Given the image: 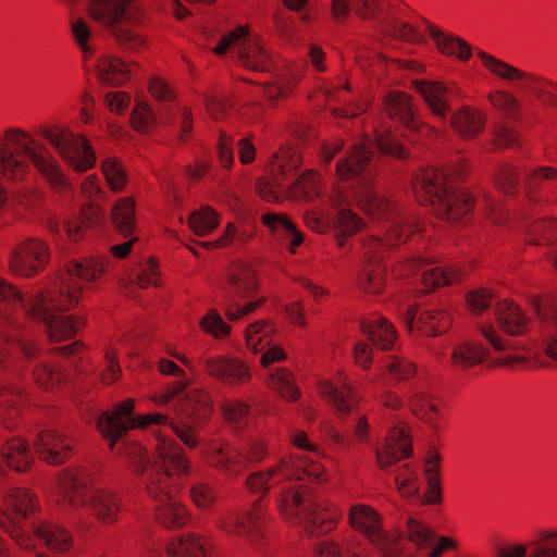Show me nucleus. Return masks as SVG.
Segmentation results:
<instances>
[{
    "instance_id": "obj_63",
    "label": "nucleus",
    "mask_w": 557,
    "mask_h": 557,
    "mask_svg": "<svg viewBox=\"0 0 557 557\" xmlns=\"http://www.w3.org/2000/svg\"><path fill=\"white\" fill-rule=\"evenodd\" d=\"M482 334L487 343L496 350V351H510L516 350V343L512 341H504L502 339L497 333L491 326L482 327Z\"/></svg>"
},
{
    "instance_id": "obj_45",
    "label": "nucleus",
    "mask_w": 557,
    "mask_h": 557,
    "mask_svg": "<svg viewBox=\"0 0 557 557\" xmlns=\"http://www.w3.org/2000/svg\"><path fill=\"white\" fill-rule=\"evenodd\" d=\"M334 230L339 246L344 245V237L351 235L359 231L362 226V221L350 209L341 207L337 209L336 218L334 220Z\"/></svg>"
},
{
    "instance_id": "obj_50",
    "label": "nucleus",
    "mask_w": 557,
    "mask_h": 557,
    "mask_svg": "<svg viewBox=\"0 0 557 557\" xmlns=\"http://www.w3.org/2000/svg\"><path fill=\"white\" fill-rule=\"evenodd\" d=\"M530 237H534V244H552L557 242V221L542 220L536 221L530 228Z\"/></svg>"
},
{
    "instance_id": "obj_17",
    "label": "nucleus",
    "mask_w": 557,
    "mask_h": 557,
    "mask_svg": "<svg viewBox=\"0 0 557 557\" xmlns=\"http://www.w3.org/2000/svg\"><path fill=\"white\" fill-rule=\"evenodd\" d=\"M133 127L138 132H149L157 124L177 125L181 141L187 139L193 127L191 111L187 108H177L174 112L170 104L162 103L154 111L145 102H137L131 116Z\"/></svg>"
},
{
    "instance_id": "obj_40",
    "label": "nucleus",
    "mask_w": 557,
    "mask_h": 557,
    "mask_svg": "<svg viewBox=\"0 0 557 557\" xmlns=\"http://www.w3.org/2000/svg\"><path fill=\"white\" fill-rule=\"evenodd\" d=\"M487 351L481 345L463 342L454 346L451 362L455 367L467 369L485 360Z\"/></svg>"
},
{
    "instance_id": "obj_44",
    "label": "nucleus",
    "mask_w": 557,
    "mask_h": 557,
    "mask_svg": "<svg viewBox=\"0 0 557 557\" xmlns=\"http://www.w3.org/2000/svg\"><path fill=\"white\" fill-rule=\"evenodd\" d=\"M332 12L337 18L345 17L350 5L355 12L363 18H373L379 12L377 4L374 0H331Z\"/></svg>"
},
{
    "instance_id": "obj_56",
    "label": "nucleus",
    "mask_w": 557,
    "mask_h": 557,
    "mask_svg": "<svg viewBox=\"0 0 557 557\" xmlns=\"http://www.w3.org/2000/svg\"><path fill=\"white\" fill-rule=\"evenodd\" d=\"M385 368L395 380H406L413 375L414 366L399 357H391Z\"/></svg>"
},
{
    "instance_id": "obj_15",
    "label": "nucleus",
    "mask_w": 557,
    "mask_h": 557,
    "mask_svg": "<svg viewBox=\"0 0 557 557\" xmlns=\"http://www.w3.org/2000/svg\"><path fill=\"white\" fill-rule=\"evenodd\" d=\"M18 352L23 360L27 361L29 371L35 381L47 389H53L60 385L63 374L54 366L38 355L36 348L24 339L13 343L5 337H0V369L7 368L11 363V350Z\"/></svg>"
},
{
    "instance_id": "obj_3",
    "label": "nucleus",
    "mask_w": 557,
    "mask_h": 557,
    "mask_svg": "<svg viewBox=\"0 0 557 557\" xmlns=\"http://www.w3.org/2000/svg\"><path fill=\"white\" fill-rule=\"evenodd\" d=\"M299 472L311 481L321 482L324 468L305 458L293 462L280 459L270 469L251 473L246 485L250 492L260 494L278 487L277 504L286 519L302 525L309 534L327 533L335 528L336 513L325 508L309 487L292 482L294 474L302 479Z\"/></svg>"
},
{
    "instance_id": "obj_7",
    "label": "nucleus",
    "mask_w": 557,
    "mask_h": 557,
    "mask_svg": "<svg viewBox=\"0 0 557 557\" xmlns=\"http://www.w3.org/2000/svg\"><path fill=\"white\" fill-rule=\"evenodd\" d=\"M454 175L431 168L421 171L413 183L418 200L431 205L436 215L450 222L461 220L473 206L471 196L455 186Z\"/></svg>"
},
{
    "instance_id": "obj_6",
    "label": "nucleus",
    "mask_w": 557,
    "mask_h": 557,
    "mask_svg": "<svg viewBox=\"0 0 557 557\" xmlns=\"http://www.w3.org/2000/svg\"><path fill=\"white\" fill-rule=\"evenodd\" d=\"M348 520L351 528L363 535L366 543L322 541L314 548V557H403L401 534L385 530L375 509L363 504L351 506Z\"/></svg>"
},
{
    "instance_id": "obj_54",
    "label": "nucleus",
    "mask_w": 557,
    "mask_h": 557,
    "mask_svg": "<svg viewBox=\"0 0 557 557\" xmlns=\"http://www.w3.org/2000/svg\"><path fill=\"white\" fill-rule=\"evenodd\" d=\"M71 29L77 46L83 52L84 57L87 58L91 55L92 48L88 44V39L91 35L90 27L87 22L83 18H76L71 23Z\"/></svg>"
},
{
    "instance_id": "obj_25",
    "label": "nucleus",
    "mask_w": 557,
    "mask_h": 557,
    "mask_svg": "<svg viewBox=\"0 0 557 557\" xmlns=\"http://www.w3.org/2000/svg\"><path fill=\"white\" fill-rule=\"evenodd\" d=\"M404 323L410 332L436 336L449 329L450 317L444 310L426 309L419 312L414 306H408L404 313Z\"/></svg>"
},
{
    "instance_id": "obj_22",
    "label": "nucleus",
    "mask_w": 557,
    "mask_h": 557,
    "mask_svg": "<svg viewBox=\"0 0 557 557\" xmlns=\"http://www.w3.org/2000/svg\"><path fill=\"white\" fill-rule=\"evenodd\" d=\"M49 256L46 243L37 238H29L15 248L10 259V267L17 275L32 276L46 267Z\"/></svg>"
},
{
    "instance_id": "obj_10",
    "label": "nucleus",
    "mask_w": 557,
    "mask_h": 557,
    "mask_svg": "<svg viewBox=\"0 0 557 557\" xmlns=\"http://www.w3.org/2000/svg\"><path fill=\"white\" fill-rule=\"evenodd\" d=\"M274 336V325L265 320L256 321L245 330L247 347L255 352H262L260 363L267 370L271 387L285 400L294 401L299 397V389L295 385L293 374L283 368L271 367L286 358L284 350L273 344Z\"/></svg>"
},
{
    "instance_id": "obj_12",
    "label": "nucleus",
    "mask_w": 557,
    "mask_h": 557,
    "mask_svg": "<svg viewBox=\"0 0 557 557\" xmlns=\"http://www.w3.org/2000/svg\"><path fill=\"white\" fill-rule=\"evenodd\" d=\"M440 455L430 451L425 459L424 475L428 483V492L420 494L418 473L409 463L397 467L394 472V482L403 497L421 504H437L441 502L440 483Z\"/></svg>"
},
{
    "instance_id": "obj_59",
    "label": "nucleus",
    "mask_w": 557,
    "mask_h": 557,
    "mask_svg": "<svg viewBox=\"0 0 557 557\" xmlns=\"http://www.w3.org/2000/svg\"><path fill=\"white\" fill-rule=\"evenodd\" d=\"M492 297L485 288L475 289L468 294L467 304L473 313H481L490 306Z\"/></svg>"
},
{
    "instance_id": "obj_51",
    "label": "nucleus",
    "mask_w": 557,
    "mask_h": 557,
    "mask_svg": "<svg viewBox=\"0 0 557 557\" xmlns=\"http://www.w3.org/2000/svg\"><path fill=\"white\" fill-rule=\"evenodd\" d=\"M200 325L205 332L215 338H222L228 335L230 326L215 310H210L200 321Z\"/></svg>"
},
{
    "instance_id": "obj_9",
    "label": "nucleus",
    "mask_w": 557,
    "mask_h": 557,
    "mask_svg": "<svg viewBox=\"0 0 557 557\" xmlns=\"http://www.w3.org/2000/svg\"><path fill=\"white\" fill-rule=\"evenodd\" d=\"M89 14L124 48L137 50L144 46L145 40L137 32L146 18L139 0H90Z\"/></svg>"
},
{
    "instance_id": "obj_21",
    "label": "nucleus",
    "mask_w": 557,
    "mask_h": 557,
    "mask_svg": "<svg viewBox=\"0 0 557 557\" xmlns=\"http://www.w3.org/2000/svg\"><path fill=\"white\" fill-rule=\"evenodd\" d=\"M399 275L414 276L423 286V292H429L441 285H450L460 281L463 275L460 269L444 270L440 267H432L425 259H411L400 264L397 269Z\"/></svg>"
},
{
    "instance_id": "obj_53",
    "label": "nucleus",
    "mask_w": 557,
    "mask_h": 557,
    "mask_svg": "<svg viewBox=\"0 0 557 557\" xmlns=\"http://www.w3.org/2000/svg\"><path fill=\"white\" fill-rule=\"evenodd\" d=\"M23 396L13 386L3 385L0 388V407L8 410V418L13 419L18 413Z\"/></svg>"
},
{
    "instance_id": "obj_35",
    "label": "nucleus",
    "mask_w": 557,
    "mask_h": 557,
    "mask_svg": "<svg viewBox=\"0 0 557 557\" xmlns=\"http://www.w3.org/2000/svg\"><path fill=\"white\" fill-rule=\"evenodd\" d=\"M361 331L381 349H391L396 341L395 327L383 317L373 315L360 323Z\"/></svg>"
},
{
    "instance_id": "obj_19",
    "label": "nucleus",
    "mask_w": 557,
    "mask_h": 557,
    "mask_svg": "<svg viewBox=\"0 0 557 557\" xmlns=\"http://www.w3.org/2000/svg\"><path fill=\"white\" fill-rule=\"evenodd\" d=\"M484 66L499 78L511 82L518 91L533 92L540 100H545L546 89L549 86L557 90V83L523 72L483 51L478 53Z\"/></svg>"
},
{
    "instance_id": "obj_41",
    "label": "nucleus",
    "mask_w": 557,
    "mask_h": 557,
    "mask_svg": "<svg viewBox=\"0 0 557 557\" xmlns=\"http://www.w3.org/2000/svg\"><path fill=\"white\" fill-rule=\"evenodd\" d=\"M2 457L8 467L16 471H23L28 468L33 460V455L27 444L21 438H12L2 447Z\"/></svg>"
},
{
    "instance_id": "obj_39",
    "label": "nucleus",
    "mask_w": 557,
    "mask_h": 557,
    "mask_svg": "<svg viewBox=\"0 0 557 557\" xmlns=\"http://www.w3.org/2000/svg\"><path fill=\"white\" fill-rule=\"evenodd\" d=\"M484 121L482 113L469 108H463L450 116L451 126L465 138L476 136L482 131Z\"/></svg>"
},
{
    "instance_id": "obj_30",
    "label": "nucleus",
    "mask_w": 557,
    "mask_h": 557,
    "mask_svg": "<svg viewBox=\"0 0 557 557\" xmlns=\"http://www.w3.org/2000/svg\"><path fill=\"white\" fill-rule=\"evenodd\" d=\"M411 445L404 429L394 425L387 433L382 447L375 449L379 467L386 470L400 459L410 456Z\"/></svg>"
},
{
    "instance_id": "obj_31",
    "label": "nucleus",
    "mask_w": 557,
    "mask_h": 557,
    "mask_svg": "<svg viewBox=\"0 0 557 557\" xmlns=\"http://www.w3.org/2000/svg\"><path fill=\"white\" fill-rule=\"evenodd\" d=\"M417 90L434 115L441 119L446 117L450 110L448 100L455 95L453 87L440 82H419Z\"/></svg>"
},
{
    "instance_id": "obj_43",
    "label": "nucleus",
    "mask_w": 557,
    "mask_h": 557,
    "mask_svg": "<svg viewBox=\"0 0 557 557\" xmlns=\"http://www.w3.org/2000/svg\"><path fill=\"white\" fill-rule=\"evenodd\" d=\"M410 408L414 416L422 419L432 429H436L438 409L434 400L425 392L418 391L410 397Z\"/></svg>"
},
{
    "instance_id": "obj_58",
    "label": "nucleus",
    "mask_w": 557,
    "mask_h": 557,
    "mask_svg": "<svg viewBox=\"0 0 557 557\" xmlns=\"http://www.w3.org/2000/svg\"><path fill=\"white\" fill-rule=\"evenodd\" d=\"M557 176V170L550 166L539 168L525 175L524 187L528 194H531L539 186L540 181L550 180Z\"/></svg>"
},
{
    "instance_id": "obj_2",
    "label": "nucleus",
    "mask_w": 557,
    "mask_h": 557,
    "mask_svg": "<svg viewBox=\"0 0 557 557\" xmlns=\"http://www.w3.org/2000/svg\"><path fill=\"white\" fill-rule=\"evenodd\" d=\"M103 271V265L94 260L71 261L58 282L45 293L24 298L12 285L0 278V315L11 323L10 310H20L44 323L51 342L72 338L84 324L83 320L62 312L78 301L81 282L95 280Z\"/></svg>"
},
{
    "instance_id": "obj_60",
    "label": "nucleus",
    "mask_w": 557,
    "mask_h": 557,
    "mask_svg": "<svg viewBox=\"0 0 557 557\" xmlns=\"http://www.w3.org/2000/svg\"><path fill=\"white\" fill-rule=\"evenodd\" d=\"M491 101L495 108L502 110L509 116H513L519 109V102L516 97L506 91H498L491 97Z\"/></svg>"
},
{
    "instance_id": "obj_27",
    "label": "nucleus",
    "mask_w": 557,
    "mask_h": 557,
    "mask_svg": "<svg viewBox=\"0 0 557 557\" xmlns=\"http://www.w3.org/2000/svg\"><path fill=\"white\" fill-rule=\"evenodd\" d=\"M300 164V156L296 149L287 147L282 148L278 152H276L274 154V161L272 164L273 173L275 175V185L281 186V178H288L289 176L295 175V180L292 182V184H298L299 187L304 189L314 187L315 183L318 182V175L313 172L298 175L297 170Z\"/></svg>"
},
{
    "instance_id": "obj_49",
    "label": "nucleus",
    "mask_w": 557,
    "mask_h": 557,
    "mask_svg": "<svg viewBox=\"0 0 557 557\" xmlns=\"http://www.w3.org/2000/svg\"><path fill=\"white\" fill-rule=\"evenodd\" d=\"M376 146L381 152L398 159L406 158L409 153L404 143L395 133H382L376 137Z\"/></svg>"
},
{
    "instance_id": "obj_4",
    "label": "nucleus",
    "mask_w": 557,
    "mask_h": 557,
    "mask_svg": "<svg viewBox=\"0 0 557 557\" xmlns=\"http://www.w3.org/2000/svg\"><path fill=\"white\" fill-rule=\"evenodd\" d=\"M163 403H173L177 418L169 420L163 413L134 416V401L126 399L119 404L113 411H103L96 419L97 428L108 441L112 449L119 438L128 430L148 425L170 426L171 431L188 447L196 448L203 421L212 412V401L209 394L202 389H186V383L180 381L175 387L163 396Z\"/></svg>"
},
{
    "instance_id": "obj_55",
    "label": "nucleus",
    "mask_w": 557,
    "mask_h": 557,
    "mask_svg": "<svg viewBox=\"0 0 557 557\" xmlns=\"http://www.w3.org/2000/svg\"><path fill=\"white\" fill-rule=\"evenodd\" d=\"M190 496L199 508H209L216 498L212 486L207 483L198 482L190 487Z\"/></svg>"
},
{
    "instance_id": "obj_26",
    "label": "nucleus",
    "mask_w": 557,
    "mask_h": 557,
    "mask_svg": "<svg viewBox=\"0 0 557 557\" xmlns=\"http://www.w3.org/2000/svg\"><path fill=\"white\" fill-rule=\"evenodd\" d=\"M264 517L259 507L255 504L253 508L240 515H230L220 521V528L228 534H236L246 537L252 545H258L263 539Z\"/></svg>"
},
{
    "instance_id": "obj_42",
    "label": "nucleus",
    "mask_w": 557,
    "mask_h": 557,
    "mask_svg": "<svg viewBox=\"0 0 557 557\" xmlns=\"http://www.w3.org/2000/svg\"><path fill=\"white\" fill-rule=\"evenodd\" d=\"M208 554L207 543L194 535L181 537L168 547V557H208Z\"/></svg>"
},
{
    "instance_id": "obj_33",
    "label": "nucleus",
    "mask_w": 557,
    "mask_h": 557,
    "mask_svg": "<svg viewBox=\"0 0 557 557\" xmlns=\"http://www.w3.org/2000/svg\"><path fill=\"white\" fill-rule=\"evenodd\" d=\"M495 315L500 329L509 335H521L529 327V319L511 301H499L495 309Z\"/></svg>"
},
{
    "instance_id": "obj_61",
    "label": "nucleus",
    "mask_w": 557,
    "mask_h": 557,
    "mask_svg": "<svg viewBox=\"0 0 557 557\" xmlns=\"http://www.w3.org/2000/svg\"><path fill=\"white\" fill-rule=\"evenodd\" d=\"M550 540L545 536V531L541 532L537 540L531 544L528 557H557V548L550 545Z\"/></svg>"
},
{
    "instance_id": "obj_11",
    "label": "nucleus",
    "mask_w": 557,
    "mask_h": 557,
    "mask_svg": "<svg viewBox=\"0 0 557 557\" xmlns=\"http://www.w3.org/2000/svg\"><path fill=\"white\" fill-rule=\"evenodd\" d=\"M258 282L255 269L247 262H237L228 272L224 287V312L230 321H237L258 308L263 298L255 299Z\"/></svg>"
},
{
    "instance_id": "obj_48",
    "label": "nucleus",
    "mask_w": 557,
    "mask_h": 557,
    "mask_svg": "<svg viewBox=\"0 0 557 557\" xmlns=\"http://www.w3.org/2000/svg\"><path fill=\"white\" fill-rule=\"evenodd\" d=\"M102 172L112 191L120 193L123 190L126 185L127 177L119 160L114 158H107L102 162Z\"/></svg>"
},
{
    "instance_id": "obj_29",
    "label": "nucleus",
    "mask_w": 557,
    "mask_h": 557,
    "mask_svg": "<svg viewBox=\"0 0 557 557\" xmlns=\"http://www.w3.org/2000/svg\"><path fill=\"white\" fill-rule=\"evenodd\" d=\"M34 446L39 457L50 465H60L72 450L71 440L54 429L41 431L35 438Z\"/></svg>"
},
{
    "instance_id": "obj_36",
    "label": "nucleus",
    "mask_w": 557,
    "mask_h": 557,
    "mask_svg": "<svg viewBox=\"0 0 557 557\" xmlns=\"http://www.w3.org/2000/svg\"><path fill=\"white\" fill-rule=\"evenodd\" d=\"M262 223L275 235L284 239L292 252L304 242V235L296 230L293 222L283 213L267 212L261 215Z\"/></svg>"
},
{
    "instance_id": "obj_16",
    "label": "nucleus",
    "mask_w": 557,
    "mask_h": 557,
    "mask_svg": "<svg viewBox=\"0 0 557 557\" xmlns=\"http://www.w3.org/2000/svg\"><path fill=\"white\" fill-rule=\"evenodd\" d=\"M228 49H233L240 64L255 71H269L272 61L262 45L249 35L248 28L238 26L234 30L221 37L213 52L223 55Z\"/></svg>"
},
{
    "instance_id": "obj_46",
    "label": "nucleus",
    "mask_w": 557,
    "mask_h": 557,
    "mask_svg": "<svg viewBox=\"0 0 557 557\" xmlns=\"http://www.w3.org/2000/svg\"><path fill=\"white\" fill-rule=\"evenodd\" d=\"M188 225L196 235H207L218 226L216 213L208 207L201 208L189 215Z\"/></svg>"
},
{
    "instance_id": "obj_34",
    "label": "nucleus",
    "mask_w": 557,
    "mask_h": 557,
    "mask_svg": "<svg viewBox=\"0 0 557 557\" xmlns=\"http://www.w3.org/2000/svg\"><path fill=\"white\" fill-rule=\"evenodd\" d=\"M424 23L431 38L443 54L455 55L460 61H467L470 59L471 47L468 42L453 34L438 29L426 21H424Z\"/></svg>"
},
{
    "instance_id": "obj_32",
    "label": "nucleus",
    "mask_w": 557,
    "mask_h": 557,
    "mask_svg": "<svg viewBox=\"0 0 557 557\" xmlns=\"http://www.w3.org/2000/svg\"><path fill=\"white\" fill-rule=\"evenodd\" d=\"M320 394L333 405L338 414L350 416L355 413L357 406L356 395L347 382L320 384Z\"/></svg>"
},
{
    "instance_id": "obj_5",
    "label": "nucleus",
    "mask_w": 557,
    "mask_h": 557,
    "mask_svg": "<svg viewBox=\"0 0 557 557\" xmlns=\"http://www.w3.org/2000/svg\"><path fill=\"white\" fill-rule=\"evenodd\" d=\"M157 458L152 463L146 461L144 449L137 444H122L126 457L135 465L136 471L143 469L148 495L157 502L156 511L160 523L165 528H181L187 523V509L173 496V491L188 472V461L181 447L165 435L156 434Z\"/></svg>"
},
{
    "instance_id": "obj_64",
    "label": "nucleus",
    "mask_w": 557,
    "mask_h": 557,
    "mask_svg": "<svg viewBox=\"0 0 557 557\" xmlns=\"http://www.w3.org/2000/svg\"><path fill=\"white\" fill-rule=\"evenodd\" d=\"M106 360V370L102 374V380L104 383L110 384L117 380L120 375V366L116 362V354L112 350H108L104 355Z\"/></svg>"
},
{
    "instance_id": "obj_20",
    "label": "nucleus",
    "mask_w": 557,
    "mask_h": 557,
    "mask_svg": "<svg viewBox=\"0 0 557 557\" xmlns=\"http://www.w3.org/2000/svg\"><path fill=\"white\" fill-rule=\"evenodd\" d=\"M405 525L409 542L418 549L425 550L426 557H443L445 553L459 549V543L455 539L438 534L416 518L406 517Z\"/></svg>"
},
{
    "instance_id": "obj_57",
    "label": "nucleus",
    "mask_w": 557,
    "mask_h": 557,
    "mask_svg": "<svg viewBox=\"0 0 557 557\" xmlns=\"http://www.w3.org/2000/svg\"><path fill=\"white\" fill-rule=\"evenodd\" d=\"M392 35L400 40L414 42L421 41L420 33L409 23L395 20L389 24Z\"/></svg>"
},
{
    "instance_id": "obj_24",
    "label": "nucleus",
    "mask_w": 557,
    "mask_h": 557,
    "mask_svg": "<svg viewBox=\"0 0 557 557\" xmlns=\"http://www.w3.org/2000/svg\"><path fill=\"white\" fill-rule=\"evenodd\" d=\"M385 109L392 119H397L410 133V137L418 139L435 134L433 127L423 125L414 115L410 98L404 92H392L385 99ZM413 140V138H409Z\"/></svg>"
},
{
    "instance_id": "obj_23",
    "label": "nucleus",
    "mask_w": 557,
    "mask_h": 557,
    "mask_svg": "<svg viewBox=\"0 0 557 557\" xmlns=\"http://www.w3.org/2000/svg\"><path fill=\"white\" fill-rule=\"evenodd\" d=\"M198 364L203 371L225 385L237 386L250 377L248 367L239 359L228 356H200Z\"/></svg>"
},
{
    "instance_id": "obj_28",
    "label": "nucleus",
    "mask_w": 557,
    "mask_h": 557,
    "mask_svg": "<svg viewBox=\"0 0 557 557\" xmlns=\"http://www.w3.org/2000/svg\"><path fill=\"white\" fill-rule=\"evenodd\" d=\"M530 304L541 323L540 333L544 352L557 361V308L549 299H542L539 296H532Z\"/></svg>"
},
{
    "instance_id": "obj_62",
    "label": "nucleus",
    "mask_w": 557,
    "mask_h": 557,
    "mask_svg": "<svg viewBox=\"0 0 557 557\" xmlns=\"http://www.w3.org/2000/svg\"><path fill=\"white\" fill-rule=\"evenodd\" d=\"M218 153L221 165L231 169L234 162L233 138L225 133H221L218 141Z\"/></svg>"
},
{
    "instance_id": "obj_13",
    "label": "nucleus",
    "mask_w": 557,
    "mask_h": 557,
    "mask_svg": "<svg viewBox=\"0 0 557 557\" xmlns=\"http://www.w3.org/2000/svg\"><path fill=\"white\" fill-rule=\"evenodd\" d=\"M38 134L75 171L85 172L94 166L96 162L95 152L83 136L59 126H41Z\"/></svg>"
},
{
    "instance_id": "obj_37",
    "label": "nucleus",
    "mask_w": 557,
    "mask_h": 557,
    "mask_svg": "<svg viewBox=\"0 0 557 557\" xmlns=\"http://www.w3.org/2000/svg\"><path fill=\"white\" fill-rule=\"evenodd\" d=\"M111 221L114 228L124 237L133 235L136 227L135 201L132 197L116 200L111 210Z\"/></svg>"
},
{
    "instance_id": "obj_52",
    "label": "nucleus",
    "mask_w": 557,
    "mask_h": 557,
    "mask_svg": "<svg viewBox=\"0 0 557 557\" xmlns=\"http://www.w3.org/2000/svg\"><path fill=\"white\" fill-rule=\"evenodd\" d=\"M497 187L506 195H512L518 185L517 169L510 164H502L495 175Z\"/></svg>"
},
{
    "instance_id": "obj_1",
    "label": "nucleus",
    "mask_w": 557,
    "mask_h": 557,
    "mask_svg": "<svg viewBox=\"0 0 557 557\" xmlns=\"http://www.w3.org/2000/svg\"><path fill=\"white\" fill-rule=\"evenodd\" d=\"M375 169L373 152L367 143L355 144L335 168L342 180L351 181V194L358 206L373 219L385 223L384 239L371 235L361 240L363 265L358 275V285L369 294L381 293L385 284L384 253L419 231L412 215L379 194L374 183Z\"/></svg>"
},
{
    "instance_id": "obj_47",
    "label": "nucleus",
    "mask_w": 557,
    "mask_h": 557,
    "mask_svg": "<svg viewBox=\"0 0 557 557\" xmlns=\"http://www.w3.org/2000/svg\"><path fill=\"white\" fill-rule=\"evenodd\" d=\"M221 408L225 419L237 429L246 425L250 419L249 407L239 400L225 399L221 403Z\"/></svg>"
},
{
    "instance_id": "obj_14",
    "label": "nucleus",
    "mask_w": 557,
    "mask_h": 557,
    "mask_svg": "<svg viewBox=\"0 0 557 557\" xmlns=\"http://www.w3.org/2000/svg\"><path fill=\"white\" fill-rule=\"evenodd\" d=\"M211 463L227 476H237L250 462L267 456V448L259 438H251L242 447L212 440L208 447Z\"/></svg>"
},
{
    "instance_id": "obj_8",
    "label": "nucleus",
    "mask_w": 557,
    "mask_h": 557,
    "mask_svg": "<svg viewBox=\"0 0 557 557\" xmlns=\"http://www.w3.org/2000/svg\"><path fill=\"white\" fill-rule=\"evenodd\" d=\"M57 502L62 506L77 509L88 505L92 513L103 522L116 519L121 504L110 490L94 488L90 476L85 472L66 471L57 481Z\"/></svg>"
},
{
    "instance_id": "obj_38",
    "label": "nucleus",
    "mask_w": 557,
    "mask_h": 557,
    "mask_svg": "<svg viewBox=\"0 0 557 557\" xmlns=\"http://www.w3.org/2000/svg\"><path fill=\"white\" fill-rule=\"evenodd\" d=\"M99 81L109 86H117L131 77V69L115 57L103 55L97 63Z\"/></svg>"
},
{
    "instance_id": "obj_18",
    "label": "nucleus",
    "mask_w": 557,
    "mask_h": 557,
    "mask_svg": "<svg viewBox=\"0 0 557 557\" xmlns=\"http://www.w3.org/2000/svg\"><path fill=\"white\" fill-rule=\"evenodd\" d=\"M82 193L87 203L82 206V216L75 222H65L62 226L55 219H50L48 228L52 235H61L63 231L71 240H78L83 237L84 227L97 224L102 214L98 202L106 199V193L101 189L97 178L89 175L82 184Z\"/></svg>"
}]
</instances>
